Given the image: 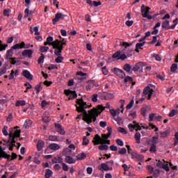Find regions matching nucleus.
Listing matches in <instances>:
<instances>
[{
	"instance_id": "1",
	"label": "nucleus",
	"mask_w": 178,
	"mask_h": 178,
	"mask_svg": "<svg viewBox=\"0 0 178 178\" xmlns=\"http://www.w3.org/2000/svg\"><path fill=\"white\" fill-rule=\"evenodd\" d=\"M76 104L79 105H75L77 112H79V113H83V117L82 118V120H83V122H86L88 124H90V123H92V120L93 122H96L97 118H98V116L101 115V111L97 108H93L89 111L88 114V113H87V111H86V108H87V107L91 108V106H92L91 105V104L90 105H88L87 102H84V100H83V99H77Z\"/></svg>"
},
{
	"instance_id": "2",
	"label": "nucleus",
	"mask_w": 178,
	"mask_h": 178,
	"mask_svg": "<svg viewBox=\"0 0 178 178\" xmlns=\"http://www.w3.org/2000/svg\"><path fill=\"white\" fill-rule=\"evenodd\" d=\"M17 129H19V127L10 129L9 139L4 140L6 143H3V145L9 147V151H13V147H16V138H20V133H22V131Z\"/></svg>"
},
{
	"instance_id": "3",
	"label": "nucleus",
	"mask_w": 178,
	"mask_h": 178,
	"mask_svg": "<svg viewBox=\"0 0 178 178\" xmlns=\"http://www.w3.org/2000/svg\"><path fill=\"white\" fill-rule=\"evenodd\" d=\"M67 44V40L60 43L59 40L56 39L54 42V55H62V51L65 46Z\"/></svg>"
},
{
	"instance_id": "4",
	"label": "nucleus",
	"mask_w": 178,
	"mask_h": 178,
	"mask_svg": "<svg viewBox=\"0 0 178 178\" xmlns=\"http://www.w3.org/2000/svg\"><path fill=\"white\" fill-rule=\"evenodd\" d=\"M94 145H99V144H108V145H111V140L106 139V140H104L99 135L96 134L92 141Z\"/></svg>"
},
{
	"instance_id": "5",
	"label": "nucleus",
	"mask_w": 178,
	"mask_h": 178,
	"mask_svg": "<svg viewBox=\"0 0 178 178\" xmlns=\"http://www.w3.org/2000/svg\"><path fill=\"white\" fill-rule=\"evenodd\" d=\"M112 58L116 59L117 60H124L125 59H127V56L124 54H122V51H118L113 54Z\"/></svg>"
},
{
	"instance_id": "6",
	"label": "nucleus",
	"mask_w": 178,
	"mask_h": 178,
	"mask_svg": "<svg viewBox=\"0 0 178 178\" xmlns=\"http://www.w3.org/2000/svg\"><path fill=\"white\" fill-rule=\"evenodd\" d=\"M111 70L113 72L114 74L120 77V79H124V77H126L124 72L119 68L114 67Z\"/></svg>"
},
{
	"instance_id": "7",
	"label": "nucleus",
	"mask_w": 178,
	"mask_h": 178,
	"mask_svg": "<svg viewBox=\"0 0 178 178\" xmlns=\"http://www.w3.org/2000/svg\"><path fill=\"white\" fill-rule=\"evenodd\" d=\"M66 17V15H63L60 13L56 14L55 17L52 19V24L54 25L56 24L59 20H63Z\"/></svg>"
},
{
	"instance_id": "8",
	"label": "nucleus",
	"mask_w": 178,
	"mask_h": 178,
	"mask_svg": "<svg viewBox=\"0 0 178 178\" xmlns=\"http://www.w3.org/2000/svg\"><path fill=\"white\" fill-rule=\"evenodd\" d=\"M150 10H151V8L146 7L144 4H143L141 6V13H142L143 17H147Z\"/></svg>"
},
{
	"instance_id": "9",
	"label": "nucleus",
	"mask_w": 178,
	"mask_h": 178,
	"mask_svg": "<svg viewBox=\"0 0 178 178\" xmlns=\"http://www.w3.org/2000/svg\"><path fill=\"white\" fill-rule=\"evenodd\" d=\"M99 170L102 172H107V170H112L113 168L112 167H109V165L106 163H103L98 166Z\"/></svg>"
},
{
	"instance_id": "10",
	"label": "nucleus",
	"mask_w": 178,
	"mask_h": 178,
	"mask_svg": "<svg viewBox=\"0 0 178 178\" xmlns=\"http://www.w3.org/2000/svg\"><path fill=\"white\" fill-rule=\"evenodd\" d=\"M57 133L60 134L61 136H65L66 134V131L65 129L62 128V125L60 124H54Z\"/></svg>"
},
{
	"instance_id": "11",
	"label": "nucleus",
	"mask_w": 178,
	"mask_h": 178,
	"mask_svg": "<svg viewBox=\"0 0 178 178\" xmlns=\"http://www.w3.org/2000/svg\"><path fill=\"white\" fill-rule=\"evenodd\" d=\"M145 66V63L144 62H139L135 65L134 67H132V72H138L141 67Z\"/></svg>"
},
{
	"instance_id": "12",
	"label": "nucleus",
	"mask_w": 178,
	"mask_h": 178,
	"mask_svg": "<svg viewBox=\"0 0 178 178\" xmlns=\"http://www.w3.org/2000/svg\"><path fill=\"white\" fill-rule=\"evenodd\" d=\"M105 108L111 109V104L109 103H107L105 106L102 105H98L97 106V109L100 111L101 113L105 111Z\"/></svg>"
},
{
	"instance_id": "13",
	"label": "nucleus",
	"mask_w": 178,
	"mask_h": 178,
	"mask_svg": "<svg viewBox=\"0 0 178 178\" xmlns=\"http://www.w3.org/2000/svg\"><path fill=\"white\" fill-rule=\"evenodd\" d=\"M22 75L24 77H26V79H28V80H33V75L31 74L30 72L27 70H24L22 72Z\"/></svg>"
},
{
	"instance_id": "14",
	"label": "nucleus",
	"mask_w": 178,
	"mask_h": 178,
	"mask_svg": "<svg viewBox=\"0 0 178 178\" xmlns=\"http://www.w3.org/2000/svg\"><path fill=\"white\" fill-rule=\"evenodd\" d=\"M22 56H26L28 58H31L33 56V50L26 49L22 51Z\"/></svg>"
},
{
	"instance_id": "15",
	"label": "nucleus",
	"mask_w": 178,
	"mask_h": 178,
	"mask_svg": "<svg viewBox=\"0 0 178 178\" xmlns=\"http://www.w3.org/2000/svg\"><path fill=\"white\" fill-rule=\"evenodd\" d=\"M2 158H4L5 159H8V161H9V159H10V154H8L6 152H5V151L1 150L0 152V161H1Z\"/></svg>"
},
{
	"instance_id": "16",
	"label": "nucleus",
	"mask_w": 178,
	"mask_h": 178,
	"mask_svg": "<svg viewBox=\"0 0 178 178\" xmlns=\"http://www.w3.org/2000/svg\"><path fill=\"white\" fill-rule=\"evenodd\" d=\"M45 147V142H44V140H38V143H37V149L38 151H42V148Z\"/></svg>"
},
{
	"instance_id": "17",
	"label": "nucleus",
	"mask_w": 178,
	"mask_h": 178,
	"mask_svg": "<svg viewBox=\"0 0 178 178\" xmlns=\"http://www.w3.org/2000/svg\"><path fill=\"white\" fill-rule=\"evenodd\" d=\"M49 148L52 151H58V149H60V146L56 143H51L49 145Z\"/></svg>"
},
{
	"instance_id": "18",
	"label": "nucleus",
	"mask_w": 178,
	"mask_h": 178,
	"mask_svg": "<svg viewBox=\"0 0 178 178\" xmlns=\"http://www.w3.org/2000/svg\"><path fill=\"white\" fill-rule=\"evenodd\" d=\"M15 48H13V46L7 51L6 54V58L9 59L10 58H12L13 56V50Z\"/></svg>"
},
{
	"instance_id": "19",
	"label": "nucleus",
	"mask_w": 178,
	"mask_h": 178,
	"mask_svg": "<svg viewBox=\"0 0 178 178\" xmlns=\"http://www.w3.org/2000/svg\"><path fill=\"white\" fill-rule=\"evenodd\" d=\"M123 70L127 72V73H130L133 69V67L129 63H125L122 67Z\"/></svg>"
},
{
	"instance_id": "20",
	"label": "nucleus",
	"mask_w": 178,
	"mask_h": 178,
	"mask_svg": "<svg viewBox=\"0 0 178 178\" xmlns=\"http://www.w3.org/2000/svg\"><path fill=\"white\" fill-rule=\"evenodd\" d=\"M65 162H66V163H76V160L73 159V157L70 156H66L65 159Z\"/></svg>"
},
{
	"instance_id": "21",
	"label": "nucleus",
	"mask_w": 178,
	"mask_h": 178,
	"mask_svg": "<svg viewBox=\"0 0 178 178\" xmlns=\"http://www.w3.org/2000/svg\"><path fill=\"white\" fill-rule=\"evenodd\" d=\"M162 29H164L165 30H170V22L168 20H165L162 23L161 25Z\"/></svg>"
},
{
	"instance_id": "22",
	"label": "nucleus",
	"mask_w": 178,
	"mask_h": 178,
	"mask_svg": "<svg viewBox=\"0 0 178 178\" xmlns=\"http://www.w3.org/2000/svg\"><path fill=\"white\" fill-rule=\"evenodd\" d=\"M26 43L24 42H22L20 44H15L13 48L15 49H22V48H25Z\"/></svg>"
},
{
	"instance_id": "23",
	"label": "nucleus",
	"mask_w": 178,
	"mask_h": 178,
	"mask_svg": "<svg viewBox=\"0 0 178 178\" xmlns=\"http://www.w3.org/2000/svg\"><path fill=\"white\" fill-rule=\"evenodd\" d=\"M144 45H145V42H142L140 43H137L136 44L135 51L138 53L140 52V50H138V49H143L142 47H144Z\"/></svg>"
},
{
	"instance_id": "24",
	"label": "nucleus",
	"mask_w": 178,
	"mask_h": 178,
	"mask_svg": "<svg viewBox=\"0 0 178 178\" xmlns=\"http://www.w3.org/2000/svg\"><path fill=\"white\" fill-rule=\"evenodd\" d=\"M33 124V121L31 120H26L24 124V127L25 129H30Z\"/></svg>"
},
{
	"instance_id": "25",
	"label": "nucleus",
	"mask_w": 178,
	"mask_h": 178,
	"mask_svg": "<svg viewBox=\"0 0 178 178\" xmlns=\"http://www.w3.org/2000/svg\"><path fill=\"white\" fill-rule=\"evenodd\" d=\"M132 158H136L139 162H143L144 161V156L137 154L136 153L134 154V156H133Z\"/></svg>"
},
{
	"instance_id": "26",
	"label": "nucleus",
	"mask_w": 178,
	"mask_h": 178,
	"mask_svg": "<svg viewBox=\"0 0 178 178\" xmlns=\"http://www.w3.org/2000/svg\"><path fill=\"white\" fill-rule=\"evenodd\" d=\"M19 73V70H11V72L9 76V80H13L15 79V74H17Z\"/></svg>"
},
{
	"instance_id": "27",
	"label": "nucleus",
	"mask_w": 178,
	"mask_h": 178,
	"mask_svg": "<svg viewBox=\"0 0 178 178\" xmlns=\"http://www.w3.org/2000/svg\"><path fill=\"white\" fill-rule=\"evenodd\" d=\"M103 97L104 98V99L106 100H109V99H112L113 98V95L111 94V93H104L103 94Z\"/></svg>"
},
{
	"instance_id": "28",
	"label": "nucleus",
	"mask_w": 178,
	"mask_h": 178,
	"mask_svg": "<svg viewBox=\"0 0 178 178\" xmlns=\"http://www.w3.org/2000/svg\"><path fill=\"white\" fill-rule=\"evenodd\" d=\"M98 149L99 151H108V149H109V146H108V145L102 144L98 147Z\"/></svg>"
},
{
	"instance_id": "29",
	"label": "nucleus",
	"mask_w": 178,
	"mask_h": 178,
	"mask_svg": "<svg viewBox=\"0 0 178 178\" xmlns=\"http://www.w3.org/2000/svg\"><path fill=\"white\" fill-rule=\"evenodd\" d=\"M134 138L136 140L137 144H140V140H141V134L136 132L134 135Z\"/></svg>"
},
{
	"instance_id": "30",
	"label": "nucleus",
	"mask_w": 178,
	"mask_h": 178,
	"mask_svg": "<svg viewBox=\"0 0 178 178\" xmlns=\"http://www.w3.org/2000/svg\"><path fill=\"white\" fill-rule=\"evenodd\" d=\"M56 56H58L56 59H55V62L56 63H62V62H63V59H65V58H63L62 56V55H56Z\"/></svg>"
},
{
	"instance_id": "31",
	"label": "nucleus",
	"mask_w": 178,
	"mask_h": 178,
	"mask_svg": "<svg viewBox=\"0 0 178 178\" xmlns=\"http://www.w3.org/2000/svg\"><path fill=\"white\" fill-rule=\"evenodd\" d=\"M41 84H42V82H40L38 85L35 86V90H36V94H40V92L42 90V87H41Z\"/></svg>"
},
{
	"instance_id": "32",
	"label": "nucleus",
	"mask_w": 178,
	"mask_h": 178,
	"mask_svg": "<svg viewBox=\"0 0 178 178\" xmlns=\"http://www.w3.org/2000/svg\"><path fill=\"white\" fill-rule=\"evenodd\" d=\"M26 105V101L24 100H18L15 104V106H24Z\"/></svg>"
},
{
	"instance_id": "33",
	"label": "nucleus",
	"mask_w": 178,
	"mask_h": 178,
	"mask_svg": "<svg viewBox=\"0 0 178 178\" xmlns=\"http://www.w3.org/2000/svg\"><path fill=\"white\" fill-rule=\"evenodd\" d=\"M76 158L78 161H83L87 158V154H86V153H81L80 155H78Z\"/></svg>"
},
{
	"instance_id": "34",
	"label": "nucleus",
	"mask_w": 178,
	"mask_h": 178,
	"mask_svg": "<svg viewBox=\"0 0 178 178\" xmlns=\"http://www.w3.org/2000/svg\"><path fill=\"white\" fill-rule=\"evenodd\" d=\"M6 48H8V44H2V40H0V52L6 51Z\"/></svg>"
},
{
	"instance_id": "35",
	"label": "nucleus",
	"mask_w": 178,
	"mask_h": 178,
	"mask_svg": "<svg viewBox=\"0 0 178 178\" xmlns=\"http://www.w3.org/2000/svg\"><path fill=\"white\" fill-rule=\"evenodd\" d=\"M126 147L127 148V152L128 154H131V156H134L135 154L134 152H133V149H131V147H130L129 145H126Z\"/></svg>"
},
{
	"instance_id": "36",
	"label": "nucleus",
	"mask_w": 178,
	"mask_h": 178,
	"mask_svg": "<svg viewBox=\"0 0 178 178\" xmlns=\"http://www.w3.org/2000/svg\"><path fill=\"white\" fill-rule=\"evenodd\" d=\"M178 111L176 109H172L170 113L168 114L169 118H173V116H176L177 115Z\"/></svg>"
},
{
	"instance_id": "37",
	"label": "nucleus",
	"mask_w": 178,
	"mask_h": 178,
	"mask_svg": "<svg viewBox=\"0 0 178 178\" xmlns=\"http://www.w3.org/2000/svg\"><path fill=\"white\" fill-rule=\"evenodd\" d=\"M33 13H34L33 11H30V10H29V8H26L24 10V17L27 18V17H29V15H33Z\"/></svg>"
},
{
	"instance_id": "38",
	"label": "nucleus",
	"mask_w": 178,
	"mask_h": 178,
	"mask_svg": "<svg viewBox=\"0 0 178 178\" xmlns=\"http://www.w3.org/2000/svg\"><path fill=\"white\" fill-rule=\"evenodd\" d=\"M44 59H45V56L43 54H41V56L38 59V63L40 65L44 63Z\"/></svg>"
},
{
	"instance_id": "39",
	"label": "nucleus",
	"mask_w": 178,
	"mask_h": 178,
	"mask_svg": "<svg viewBox=\"0 0 178 178\" xmlns=\"http://www.w3.org/2000/svg\"><path fill=\"white\" fill-rule=\"evenodd\" d=\"M177 70V64L173 63L170 67V72L175 73Z\"/></svg>"
},
{
	"instance_id": "40",
	"label": "nucleus",
	"mask_w": 178,
	"mask_h": 178,
	"mask_svg": "<svg viewBox=\"0 0 178 178\" xmlns=\"http://www.w3.org/2000/svg\"><path fill=\"white\" fill-rule=\"evenodd\" d=\"M149 91H151V88L149 86H146L143 90L144 95H148V94H149Z\"/></svg>"
},
{
	"instance_id": "41",
	"label": "nucleus",
	"mask_w": 178,
	"mask_h": 178,
	"mask_svg": "<svg viewBox=\"0 0 178 178\" xmlns=\"http://www.w3.org/2000/svg\"><path fill=\"white\" fill-rule=\"evenodd\" d=\"M52 170H51L50 169H48L46 172H45V175L44 177L45 178H49L51 177V176H52Z\"/></svg>"
},
{
	"instance_id": "42",
	"label": "nucleus",
	"mask_w": 178,
	"mask_h": 178,
	"mask_svg": "<svg viewBox=\"0 0 178 178\" xmlns=\"http://www.w3.org/2000/svg\"><path fill=\"white\" fill-rule=\"evenodd\" d=\"M150 152H156V145H155V143H152L150 149H149Z\"/></svg>"
},
{
	"instance_id": "43",
	"label": "nucleus",
	"mask_w": 178,
	"mask_h": 178,
	"mask_svg": "<svg viewBox=\"0 0 178 178\" xmlns=\"http://www.w3.org/2000/svg\"><path fill=\"white\" fill-rule=\"evenodd\" d=\"M124 79V83H127L129 81L133 83V78L130 76H125Z\"/></svg>"
},
{
	"instance_id": "44",
	"label": "nucleus",
	"mask_w": 178,
	"mask_h": 178,
	"mask_svg": "<svg viewBox=\"0 0 178 178\" xmlns=\"http://www.w3.org/2000/svg\"><path fill=\"white\" fill-rule=\"evenodd\" d=\"M159 175H161V171L159 169H156L153 171L154 177H159Z\"/></svg>"
},
{
	"instance_id": "45",
	"label": "nucleus",
	"mask_w": 178,
	"mask_h": 178,
	"mask_svg": "<svg viewBox=\"0 0 178 178\" xmlns=\"http://www.w3.org/2000/svg\"><path fill=\"white\" fill-rule=\"evenodd\" d=\"M118 154L120 155H124V154H127V149H126L125 147H122V148H121L120 151L118 152Z\"/></svg>"
},
{
	"instance_id": "46",
	"label": "nucleus",
	"mask_w": 178,
	"mask_h": 178,
	"mask_svg": "<svg viewBox=\"0 0 178 178\" xmlns=\"http://www.w3.org/2000/svg\"><path fill=\"white\" fill-rule=\"evenodd\" d=\"M115 143L118 145H120V147H123V145H124V143H123V140H122V139H117L115 140Z\"/></svg>"
},
{
	"instance_id": "47",
	"label": "nucleus",
	"mask_w": 178,
	"mask_h": 178,
	"mask_svg": "<svg viewBox=\"0 0 178 178\" xmlns=\"http://www.w3.org/2000/svg\"><path fill=\"white\" fill-rule=\"evenodd\" d=\"M133 105H134V100L132 99L131 100V102H129V104L126 106L127 109H131L133 108Z\"/></svg>"
},
{
	"instance_id": "48",
	"label": "nucleus",
	"mask_w": 178,
	"mask_h": 178,
	"mask_svg": "<svg viewBox=\"0 0 178 178\" xmlns=\"http://www.w3.org/2000/svg\"><path fill=\"white\" fill-rule=\"evenodd\" d=\"M118 131L122 133V134H127V131L123 127H118Z\"/></svg>"
},
{
	"instance_id": "49",
	"label": "nucleus",
	"mask_w": 178,
	"mask_h": 178,
	"mask_svg": "<svg viewBox=\"0 0 178 178\" xmlns=\"http://www.w3.org/2000/svg\"><path fill=\"white\" fill-rule=\"evenodd\" d=\"M147 169L150 175H152L154 173V167H152L151 165H147Z\"/></svg>"
},
{
	"instance_id": "50",
	"label": "nucleus",
	"mask_w": 178,
	"mask_h": 178,
	"mask_svg": "<svg viewBox=\"0 0 178 178\" xmlns=\"http://www.w3.org/2000/svg\"><path fill=\"white\" fill-rule=\"evenodd\" d=\"M161 169H164L165 172H169V170H170V168H169V165L168 163L166 164L164 163L161 167Z\"/></svg>"
},
{
	"instance_id": "51",
	"label": "nucleus",
	"mask_w": 178,
	"mask_h": 178,
	"mask_svg": "<svg viewBox=\"0 0 178 178\" xmlns=\"http://www.w3.org/2000/svg\"><path fill=\"white\" fill-rule=\"evenodd\" d=\"M153 58H154L158 62H161V60H162V58L159 54H154Z\"/></svg>"
},
{
	"instance_id": "52",
	"label": "nucleus",
	"mask_w": 178,
	"mask_h": 178,
	"mask_svg": "<svg viewBox=\"0 0 178 178\" xmlns=\"http://www.w3.org/2000/svg\"><path fill=\"white\" fill-rule=\"evenodd\" d=\"M49 140L50 141H58V136H49Z\"/></svg>"
},
{
	"instance_id": "53",
	"label": "nucleus",
	"mask_w": 178,
	"mask_h": 178,
	"mask_svg": "<svg viewBox=\"0 0 178 178\" xmlns=\"http://www.w3.org/2000/svg\"><path fill=\"white\" fill-rule=\"evenodd\" d=\"M92 102H97L98 101V95L94 94L92 95Z\"/></svg>"
},
{
	"instance_id": "54",
	"label": "nucleus",
	"mask_w": 178,
	"mask_h": 178,
	"mask_svg": "<svg viewBox=\"0 0 178 178\" xmlns=\"http://www.w3.org/2000/svg\"><path fill=\"white\" fill-rule=\"evenodd\" d=\"M169 134V131H165L163 132H161V137L162 138H165Z\"/></svg>"
},
{
	"instance_id": "55",
	"label": "nucleus",
	"mask_w": 178,
	"mask_h": 178,
	"mask_svg": "<svg viewBox=\"0 0 178 178\" xmlns=\"http://www.w3.org/2000/svg\"><path fill=\"white\" fill-rule=\"evenodd\" d=\"M48 49H49V47H42L40 49V52L44 53V52H47Z\"/></svg>"
},
{
	"instance_id": "56",
	"label": "nucleus",
	"mask_w": 178,
	"mask_h": 178,
	"mask_svg": "<svg viewBox=\"0 0 178 178\" xmlns=\"http://www.w3.org/2000/svg\"><path fill=\"white\" fill-rule=\"evenodd\" d=\"M128 128L129 129V131H134V129H136V125H133V124H129L128 125Z\"/></svg>"
},
{
	"instance_id": "57",
	"label": "nucleus",
	"mask_w": 178,
	"mask_h": 178,
	"mask_svg": "<svg viewBox=\"0 0 178 178\" xmlns=\"http://www.w3.org/2000/svg\"><path fill=\"white\" fill-rule=\"evenodd\" d=\"M17 158V154L16 153L13 152L12 155L10 156V158L9 159V161H14V159H16Z\"/></svg>"
},
{
	"instance_id": "58",
	"label": "nucleus",
	"mask_w": 178,
	"mask_h": 178,
	"mask_svg": "<svg viewBox=\"0 0 178 178\" xmlns=\"http://www.w3.org/2000/svg\"><path fill=\"white\" fill-rule=\"evenodd\" d=\"M62 166H63V170H65V172H67V170H69V166L66 165V163H62Z\"/></svg>"
},
{
	"instance_id": "59",
	"label": "nucleus",
	"mask_w": 178,
	"mask_h": 178,
	"mask_svg": "<svg viewBox=\"0 0 178 178\" xmlns=\"http://www.w3.org/2000/svg\"><path fill=\"white\" fill-rule=\"evenodd\" d=\"M5 73H6V67H3L0 69V76L5 74Z\"/></svg>"
},
{
	"instance_id": "60",
	"label": "nucleus",
	"mask_w": 178,
	"mask_h": 178,
	"mask_svg": "<svg viewBox=\"0 0 178 178\" xmlns=\"http://www.w3.org/2000/svg\"><path fill=\"white\" fill-rule=\"evenodd\" d=\"M9 60H10V63H11V65H15V63H17V61H16V58H8Z\"/></svg>"
},
{
	"instance_id": "61",
	"label": "nucleus",
	"mask_w": 178,
	"mask_h": 178,
	"mask_svg": "<svg viewBox=\"0 0 178 178\" xmlns=\"http://www.w3.org/2000/svg\"><path fill=\"white\" fill-rule=\"evenodd\" d=\"M154 118H155V113H151L149 115V122H154Z\"/></svg>"
},
{
	"instance_id": "62",
	"label": "nucleus",
	"mask_w": 178,
	"mask_h": 178,
	"mask_svg": "<svg viewBox=\"0 0 178 178\" xmlns=\"http://www.w3.org/2000/svg\"><path fill=\"white\" fill-rule=\"evenodd\" d=\"M47 41L49 42V44H52V42H54V37L52 36L47 37Z\"/></svg>"
},
{
	"instance_id": "63",
	"label": "nucleus",
	"mask_w": 178,
	"mask_h": 178,
	"mask_svg": "<svg viewBox=\"0 0 178 178\" xmlns=\"http://www.w3.org/2000/svg\"><path fill=\"white\" fill-rule=\"evenodd\" d=\"M102 5V3L101 1H93V6H95V8Z\"/></svg>"
},
{
	"instance_id": "64",
	"label": "nucleus",
	"mask_w": 178,
	"mask_h": 178,
	"mask_svg": "<svg viewBox=\"0 0 178 178\" xmlns=\"http://www.w3.org/2000/svg\"><path fill=\"white\" fill-rule=\"evenodd\" d=\"M99 126H100V127L105 128V127L106 126V121H101L99 122Z\"/></svg>"
}]
</instances>
